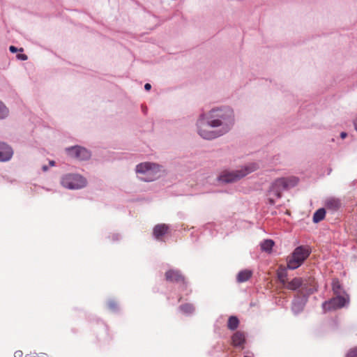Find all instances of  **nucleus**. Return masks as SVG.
<instances>
[{
  "instance_id": "nucleus-1",
  "label": "nucleus",
  "mask_w": 357,
  "mask_h": 357,
  "mask_svg": "<svg viewBox=\"0 0 357 357\" xmlns=\"http://www.w3.org/2000/svg\"><path fill=\"white\" fill-rule=\"evenodd\" d=\"M234 123V114L229 107H216L202 114L197 120L199 135L205 139H213L228 132Z\"/></svg>"
},
{
  "instance_id": "nucleus-3",
  "label": "nucleus",
  "mask_w": 357,
  "mask_h": 357,
  "mask_svg": "<svg viewBox=\"0 0 357 357\" xmlns=\"http://www.w3.org/2000/svg\"><path fill=\"white\" fill-rule=\"evenodd\" d=\"M257 169L258 165L256 163H250L236 170L224 171L218 178L222 183H231L243 178Z\"/></svg>"
},
{
  "instance_id": "nucleus-35",
  "label": "nucleus",
  "mask_w": 357,
  "mask_h": 357,
  "mask_svg": "<svg viewBox=\"0 0 357 357\" xmlns=\"http://www.w3.org/2000/svg\"><path fill=\"white\" fill-rule=\"evenodd\" d=\"M244 357H249V356H244Z\"/></svg>"
},
{
  "instance_id": "nucleus-21",
  "label": "nucleus",
  "mask_w": 357,
  "mask_h": 357,
  "mask_svg": "<svg viewBox=\"0 0 357 357\" xmlns=\"http://www.w3.org/2000/svg\"><path fill=\"white\" fill-rule=\"evenodd\" d=\"M179 310L185 314H190L192 313L195 310V308L192 304H184L179 307Z\"/></svg>"
},
{
  "instance_id": "nucleus-34",
  "label": "nucleus",
  "mask_w": 357,
  "mask_h": 357,
  "mask_svg": "<svg viewBox=\"0 0 357 357\" xmlns=\"http://www.w3.org/2000/svg\"><path fill=\"white\" fill-rule=\"evenodd\" d=\"M54 164H55V162H54V160H51V161H50V166H54Z\"/></svg>"
},
{
  "instance_id": "nucleus-26",
  "label": "nucleus",
  "mask_w": 357,
  "mask_h": 357,
  "mask_svg": "<svg viewBox=\"0 0 357 357\" xmlns=\"http://www.w3.org/2000/svg\"><path fill=\"white\" fill-rule=\"evenodd\" d=\"M17 57L18 59L22 61H25L27 59V56L23 54H17Z\"/></svg>"
},
{
  "instance_id": "nucleus-25",
  "label": "nucleus",
  "mask_w": 357,
  "mask_h": 357,
  "mask_svg": "<svg viewBox=\"0 0 357 357\" xmlns=\"http://www.w3.org/2000/svg\"><path fill=\"white\" fill-rule=\"evenodd\" d=\"M108 305L109 308L113 310H115L117 308V304L114 301H109Z\"/></svg>"
},
{
  "instance_id": "nucleus-14",
  "label": "nucleus",
  "mask_w": 357,
  "mask_h": 357,
  "mask_svg": "<svg viewBox=\"0 0 357 357\" xmlns=\"http://www.w3.org/2000/svg\"><path fill=\"white\" fill-rule=\"evenodd\" d=\"M245 338L243 333L240 331L236 332L231 337V342L234 347H241L243 348V345L245 343Z\"/></svg>"
},
{
  "instance_id": "nucleus-33",
  "label": "nucleus",
  "mask_w": 357,
  "mask_h": 357,
  "mask_svg": "<svg viewBox=\"0 0 357 357\" xmlns=\"http://www.w3.org/2000/svg\"><path fill=\"white\" fill-rule=\"evenodd\" d=\"M42 169L44 172H46L48 169V167L46 165H44L43 166Z\"/></svg>"
},
{
  "instance_id": "nucleus-30",
  "label": "nucleus",
  "mask_w": 357,
  "mask_h": 357,
  "mask_svg": "<svg viewBox=\"0 0 357 357\" xmlns=\"http://www.w3.org/2000/svg\"><path fill=\"white\" fill-rule=\"evenodd\" d=\"M151 85L149 83H146V84L144 85V89H145L146 90H147V91H148V90H149V89H151Z\"/></svg>"
},
{
  "instance_id": "nucleus-18",
  "label": "nucleus",
  "mask_w": 357,
  "mask_h": 357,
  "mask_svg": "<svg viewBox=\"0 0 357 357\" xmlns=\"http://www.w3.org/2000/svg\"><path fill=\"white\" fill-rule=\"evenodd\" d=\"M325 215L326 211L324 208L318 209L313 215V222L317 223L321 221L324 218Z\"/></svg>"
},
{
  "instance_id": "nucleus-16",
  "label": "nucleus",
  "mask_w": 357,
  "mask_h": 357,
  "mask_svg": "<svg viewBox=\"0 0 357 357\" xmlns=\"http://www.w3.org/2000/svg\"><path fill=\"white\" fill-rule=\"evenodd\" d=\"M252 271L249 270H243L240 271L237 275V281L238 282H244L248 281L252 276Z\"/></svg>"
},
{
  "instance_id": "nucleus-4",
  "label": "nucleus",
  "mask_w": 357,
  "mask_h": 357,
  "mask_svg": "<svg viewBox=\"0 0 357 357\" xmlns=\"http://www.w3.org/2000/svg\"><path fill=\"white\" fill-rule=\"evenodd\" d=\"M136 172L142 181L150 182L160 176V167L151 162H142L137 165Z\"/></svg>"
},
{
  "instance_id": "nucleus-27",
  "label": "nucleus",
  "mask_w": 357,
  "mask_h": 357,
  "mask_svg": "<svg viewBox=\"0 0 357 357\" xmlns=\"http://www.w3.org/2000/svg\"><path fill=\"white\" fill-rule=\"evenodd\" d=\"M9 50L13 53L17 52V48L15 47V46H10Z\"/></svg>"
},
{
  "instance_id": "nucleus-13",
  "label": "nucleus",
  "mask_w": 357,
  "mask_h": 357,
  "mask_svg": "<svg viewBox=\"0 0 357 357\" xmlns=\"http://www.w3.org/2000/svg\"><path fill=\"white\" fill-rule=\"evenodd\" d=\"M307 296L305 295V296H303L302 298H297L294 300L292 303V310L294 313H298L303 309L307 301Z\"/></svg>"
},
{
  "instance_id": "nucleus-12",
  "label": "nucleus",
  "mask_w": 357,
  "mask_h": 357,
  "mask_svg": "<svg viewBox=\"0 0 357 357\" xmlns=\"http://www.w3.org/2000/svg\"><path fill=\"white\" fill-rule=\"evenodd\" d=\"M165 277L170 282H184V278L178 271L169 270L166 272Z\"/></svg>"
},
{
  "instance_id": "nucleus-29",
  "label": "nucleus",
  "mask_w": 357,
  "mask_h": 357,
  "mask_svg": "<svg viewBox=\"0 0 357 357\" xmlns=\"http://www.w3.org/2000/svg\"><path fill=\"white\" fill-rule=\"evenodd\" d=\"M353 123H354V128L357 132V115H356V117L354 119Z\"/></svg>"
},
{
  "instance_id": "nucleus-32",
  "label": "nucleus",
  "mask_w": 357,
  "mask_h": 357,
  "mask_svg": "<svg viewBox=\"0 0 357 357\" xmlns=\"http://www.w3.org/2000/svg\"><path fill=\"white\" fill-rule=\"evenodd\" d=\"M112 238H113L114 241H117L119 239L118 234L113 235Z\"/></svg>"
},
{
  "instance_id": "nucleus-22",
  "label": "nucleus",
  "mask_w": 357,
  "mask_h": 357,
  "mask_svg": "<svg viewBox=\"0 0 357 357\" xmlns=\"http://www.w3.org/2000/svg\"><path fill=\"white\" fill-rule=\"evenodd\" d=\"M8 114V109L7 107L0 101V119L6 118Z\"/></svg>"
},
{
  "instance_id": "nucleus-6",
  "label": "nucleus",
  "mask_w": 357,
  "mask_h": 357,
  "mask_svg": "<svg viewBox=\"0 0 357 357\" xmlns=\"http://www.w3.org/2000/svg\"><path fill=\"white\" fill-rule=\"evenodd\" d=\"M287 289L289 290H297L301 288V292L305 296H309L317 291V286L314 279L303 280L301 278H294L292 280L287 283Z\"/></svg>"
},
{
  "instance_id": "nucleus-9",
  "label": "nucleus",
  "mask_w": 357,
  "mask_h": 357,
  "mask_svg": "<svg viewBox=\"0 0 357 357\" xmlns=\"http://www.w3.org/2000/svg\"><path fill=\"white\" fill-rule=\"evenodd\" d=\"M66 151L68 155L70 157L81 160H87L91 156V154L88 150L79 146L66 148Z\"/></svg>"
},
{
  "instance_id": "nucleus-19",
  "label": "nucleus",
  "mask_w": 357,
  "mask_h": 357,
  "mask_svg": "<svg viewBox=\"0 0 357 357\" xmlns=\"http://www.w3.org/2000/svg\"><path fill=\"white\" fill-rule=\"evenodd\" d=\"M274 245L273 241L271 239H266L261 243V248L263 251L271 252Z\"/></svg>"
},
{
  "instance_id": "nucleus-28",
  "label": "nucleus",
  "mask_w": 357,
  "mask_h": 357,
  "mask_svg": "<svg viewBox=\"0 0 357 357\" xmlns=\"http://www.w3.org/2000/svg\"><path fill=\"white\" fill-rule=\"evenodd\" d=\"M22 351H17L15 353V357H22Z\"/></svg>"
},
{
  "instance_id": "nucleus-15",
  "label": "nucleus",
  "mask_w": 357,
  "mask_h": 357,
  "mask_svg": "<svg viewBox=\"0 0 357 357\" xmlns=\"http://www.w3.org/2000/svg\"><path fill=\"white\" fill-rule=\"evenodd\" d=\"M168 226L165 224H159L154 227L153 234L155 238L159 239L165 235L168 231Z\"/></svg>"
},
{
  "instance_id": "nucleus-10",
  "label": "nucleus",
  "mask_w": 357,
  "mask_h": 357,
  "mask_svg": "<svg viewBox=\"0 0 357 357\" xmlns=\"http://www.w3.org/2000/svg\"><path fill=\"white\" fill-rule=\"evenodd\" d=\"M13 155V151L12 148L3 142H0V161H8L10 160Z\"/></svg>"
},
{
  "instance_id": "nucleus-7",
  "label": "nucleus",
  "mask_w": 357,
  "mask_h": 357,
  "mask_svg": "<svg viewBox=\"0 0 357 357\" xmlns=\"http://www.w3.org/2000/svg\"><path fill=\"white\" fill-rule=\"evenodd\" d=\"M61 183L64 188L71 190L79 189L86 185V181L83 176L75 174L63 176Z\"/></svg>"
},
{
  "instance_id": "nucleus-20",
  "label": "nucleus",
  "mask_w": 357,
  "mask_h": 357,
  "mask_svg": "<svg viewBox=\"0 0 357 357\" xmlns=\"http://www.w3.org/2000/svg\"><path fill=\"white\" fill-rule=\"evenodd\" d=\"M238 324L239 321L238 318L234 316H231L228 319L227 326L230 330L234 331L238 328Z\"/></svg>"
},
{
  "instance_id": "nucleus-2",
  "label": "nucleus",
  "mask_w": 357,
  "mask_h": 357,
  "mask_svg": "<svg viewBox=\"0 0 357 357\" xmlns=\"http://www.w3.org/2000/svg\"><path fill=\"white\" fill-rule=\"evenodd\" d=\"M296 177L280 178L276 179L271 185L268 192V201L271 205L275 203V199H280L283 190L294 187L298 183Z\"/></svg>"
},
{
  "instance_id": "nucleus-11",
  "label": "nucleus",
  "mask_w": 357,
  "mask_h": 357,
  "mask_svg": "<svg viewBox=\"0 0 357 357\" xmlns=\"http://www.w3.org/2000/svg\"><path fill=\"white\" fill-rule=\"evenodd\" d=\"M324 205L328 210L335 211H337L341 207L342 203L338 198L329 197L325 200Z\"/></svg>"
},
{
  "instance_id": "nucleus-23",
  "label": "nucleus",
  "mask_w": 357,
  "mask_h": 357,
  "mask_svg": "<svg viewBox=\"0 0 357 357\" xmlns=\"http://www.w3.org/2000/svg\"><path fill=\"white\" fill-rule=\"evenodd\" d=\"M287 273L285 271H282L278 273V278L281 283L283 284L286 282V278H287Z\"/></svg>"
},
{
  "instance_id": "nucleus-31",
  "label": "nucleus",
  "mask_w": 357,
  "mask_h": 357,
  "mask_svg": "<svg viewBox=\"0 0 357 357\" xmlns=\"http://www.w3.org/2000/svg\"><path fill=\"white\" fill-rule=\"evenodd\" d=\"M347 134L344 132H341L340 137L342 139H344L347 137Z\"/></svg>"
},
{
  "instance_id": "nucleus-8",
  "label": "nucleus",
  "mask_w": 357,
  "mask_h": 357,
  "mask_svg": "<svg viewBox=\"0 0 357 357\" xmlns=\"http://www.w3.org/2000/svg\"><path fill=\"white\" fill-rule=\"evenodd\" d=\"M349 303V297L347 294L336 295L335 297L325 301L322 304L324 312L342 308Z\"/></svg>"
},
{
  "instance_id": "nucleus-24",
  "label": "nucleus",
  "mask_w": 357,
  "mask_h": 357,
  "mask_svg": "<svg viewBox=\"0 0 357 357\" xmlns=\"http://www.w3.org/2000/svg\"><path fill=\"white\" fill-rule=\"evenodd\" d=\"M347 357H357V347L351 349L347 355Z\"/></svg>"
},
{
  "instance_id": "nucleus-17",
  "label": "nucleus",
  "mask_w": 357,
  "mask_h": 357,
  "mask_svg": "<svg viewBox=\"0 0 357 357\" xmlns=\"http://www.w3.org/2000/svg\"><path fill=\"white\" fill-rule=\"evenodd\" d=\"M332 289L334 294L335 295H344L346 294L340 284L338 280L334 279L332 282Z\"/></svg>"
},
{
  "instance_id": "nucleus-5",
  "label": "nucleus",
  "mask_w": 357,
  "mask_h": 357,
  "mask_svg": "<svg viewBox=\"0 0 357 357\" xmlns=\"http://www.w3.org/2000/svg\"><path fill=\"white\" fill-rule=\"evenodd\" d=\"M311 253V249L307 245H300L294 249L287 259V268L294 270L300 267Z\"/></svg>"
}]
</instances>
